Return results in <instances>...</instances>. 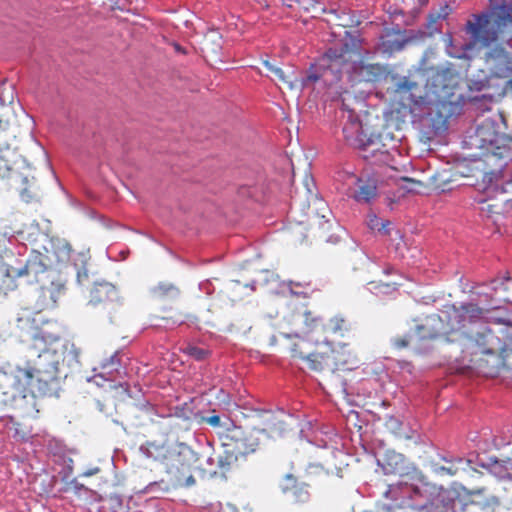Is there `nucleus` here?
Here are the masks:
<instances>
[{
	"label": "nucleus",
	"mask_w": 512,
	"mask_h": 512,
	"mask_svg": "<svg viewBox=\"0 0 512 512\" xmlns=\"http://www.w3.org/2000/svg\"><path fill=\"white\" fill-rule=\"evenodd\" d=\"M68 357L78 361V351L73 343L46 330L36 332L30 346V359L26 368L0 369V389L12 400L45 396L50 385L57 380L59 365Z\"/></svg>",
	"instance_id": "f257e3e1"
},
{
	"label": "nucleus",
	"mask_w": 512,
	"mask_h": 512,
	"mask_svg": "<svg viewBox=\"0 0 512 512\" xmlns=\"http://www.w3.org/2000/svg\"><path fill=\"white\" fill-rule=\"evenodd\" d=\"M474 45L493 47L485 55L490 74L498 78L512 75V2L503 3L491 13L475 15L466 24Z\"/></svg>",
	"instance_id": "f03ea898"
},
{
	"label": "nucleus",
	"mask_w": 512,
	"mask_h": 512,
	"mask_svg": "<svg viewBox=\"0 0 512 512\" xmlns=\"http://www.w3.org/2000/svg\"><path fill=\"white\" fill-rule=\"evenodd\" d=\"M0 295H6L14 288V279L27 277V282L41 285L43 295L49 294L52 304H56L57 297L65 289L64 284L55 281V271L49 270L44 263V256L33 253L27 260L21 257L26 252L24 244H17L15 240L0 237Z\"/></svg>",
	"instance_id": "7ed1b4c3"
},
{
	"label": "nucleus",
	"mask_w": 512,
	"mask_h": 512,
	"mask_svg": "<svg viewBox=\"0 0 512 512\" xmlns=\"http://www.w3.org/2000/svg\"><path fill=\"white\" fill-rule=\"evenodd\" d=\"M343 77L348 81L352 79V51L347 43L327 49L326 52L310 66L307 76L302 80V85L308 86L312 83L321 82L326 87H335V94L338 100L341 101L343 112L346 113L347 121L342 128V133L346 145L349 146L352 135V109L346 102L347 99L345 95L349 94L348 90H343L342 86L338 87V83Z\"/></svg>",
	"instance_id": "20e7f679"
},
{
	"label": "nucleus",
	"mask_w": 512,
	"mask_h": 512,
	"mask_svg": "<svg viewBox=\"0 0 512 512\" xmlns=\"http://www.w3.org/2000/svg\"><path fill=\"white\" fill-rule=\"evenodd\" d=\"M431 106H435L439 114L450 113L452 105L457 102L455 91L458 88L459 76L452 69L431 70L425 78Z\"/></svg>",
	"instance_id": "39448f33"
},
{
	"label": "nucleus",
	"mask_w": 512,
	"mask_h": 512,
	"mask_svg": "<svg viewBox=\"0 0 512 512\" xmlns=\"http://www.w3.org/2000/svg\"><path fill=\"white\" fill-rule=\"evenodd\" d=\"M402 500L399 508H408L413 512H442L439 507L441 489L419 478L417 483H401L399 487Z\"/></svg>",
	"instance_id": "423d86ee"
},
{
	"label": "nucleus",
	"mask_w": 512,
	"mask_h": 512,
	"mask_svg": "<svg viewBox=\"0 0 512 512\" xmlns=\"http://www.w3.org/2000/svg\"><path fill=\"white\" fill-rule=\"evenodd\" d=\"M0 178H8L9 185L19 193L22 201L30 203L39 198L34 168L26 159L20 158L13 165H0Z\"/></svg>",
	"instance_id": "0eeeda50"
},
{
	"label": "nucleus",
	"mask_w": 512,
	"mask_h": 512,
	"mask_svg": "<svg viewBox=\"0 0 512 512\" xmlns=\"http://www.w3.org/2000/svg\"><path fill=\"white\" fill-rule=\"evenodd\" d=\"M195 454L184 443H175V451L165 464V471L174 487H191L196 483L192 474Z\"/></svg>",
	"instance_id": "6e6552de"
},
{
	"label": "nucleus",
	"mask_w": 512,
	"mask_h": 512,
	"mask_svg": "<svg viewBox=\"0 0 512 512\" xmlns=\"http://www.w3.org/2000/svg\"><path fill=\"white\" fill-rule=\"evenodd\" d=\"M320 434L325 436V438H319L316 434L314 438L309 441L317 447L331 449V465H333L336 470L342 471L344 468H348L351 461V435H338L333 434L331 431H321Z\"/></svg>",
	"instance_id": "1a4fd4ad"
},
{
	"label": "nucleus",
	"mask_w": 512,
	"mask_h": 512,
	"mask_svg": "<svg viewBox=\"0 0 512 512\" xmlns=\"http://www.w3.org/2000/svg\"><path fill=\"white\" fill-rule=\"evenodd\" d=\"M484 313V309L473 303L462 304L459 307L452 306L446 311V322L452 327L455 337L452 342H462L467 338L464 328L467 323L476 322Z\"/></svg>",
	"instance_id": "9d476101"
},
{
	"label": "nucleus",
	"mask_w": 512,
	"mask_h": 512,
	"mask_svg": "<svg viewBox=\"0 0 512 512\" xmlns=\"http://www.w3.org/2000/svg\"><path fill=\"white\" fill-rule=\"evenodd\" d=\"M394 99L403 108L431 106L426 84L422 86L409 77H403L398 81L394 90Z\"/></svg>",
	"instance_id": "9b49d317"
},
{
	"label": "nucleus",
	"mask_w": 512,
	"mask_h": 512,
	"mask_svg": "<svg viewBox=\"0 0 512 512\" xmlns=\"http://www.w3.org/2000/svg\"><path fill=\"white\" fill-rule=\"evenodd\" d=\"M89 304L101 307L111 319L122 306V299L117 288L109 282L96 283L91 290Z\"/></svg>",
	"instance_id": "f8f14e48"
},
{
	"label": "nucleus",
	"mask_w": 512,
	"mask_h": 512,
	"mask_svg": "<svg viewBox=\"0 0 512 512\" xmlns=\"http://www.w3.org/2000/svg\"><path fill=\"white\" fill-rule=\"evenodd\" d=\"M415 335L419 340L443 337L449 343H453L451 339L455 337L452 327L447 325L446 311L443 317L437 314L427 316L420 325L416 326Z\"/></svg>",
	"instance_id": "ddd939ff"
},
{
	"label": "nucleus",
	"mask_w": 512,
	"mask_h": 512,
	"mask_svg": "<svg viewBox=\"0 0 512 512\" xmlns=\"http://www.w3.org/2000/svg\"><path fill=\"white\" fill-rule=\"evenodd\" d=\"M478 186L490 197H500L502 204L512 202V179L503 183L498 172L484 173Z\"/></svg>",
	"instance_id": "4468645a"
},
{
	"label": "nucleus",
	"mask_w": 512,
	"mask_h": 512,
	"mask_svg": "<svg viewBox=\"0 0 512 512\" xmlns=\"http://www.w3.org/2000/svg\"><path fill=\"white\" fill-rule=\"evenodd\" d=\"M139 451L146 458L161 462L165 465L170 459L171 454L175 451V443H170L168 440L146 441L140 445Z\"/></svg>",
	"instance_id": "2eb2a0df"
},
{
	"label": "nucleus",
	"mask_w": 512,
	"mask_h": 512,
	"mask_svg": "<svg viewBox=\"0 0 512 512\" xmlns=\"http://www.w3.org/2000/svg\"><path fill=\"white\" fill-rule=\"evenodd\" d=\"M378 197V178L375 175L361 176L357 179L354 189V200L371 203Z\"/></svg>",
	"instance_id": "dca6fc26"
},
{
	"label": "nucleus",
	"mask_w": 512,
	"mask_h": 512,
	"mask_svg": "<svg viewBox=\"0 0 512 512\" xmlns=\"http://www.w3.org/2000/svg\"><path fill=\"white\" fill-rule=\"evenodd\" d=\"M284 493L294 502L304 503L309 499V492L303 485H298L296 479L291 474L285 476V482L282 484Z\"/></svg>",
	"instance_id": "f3484780"
},
{
	"label": "nucleus",
	"mask_w": 512,
	"mask_h": 512,
	"mask_svg": "<svg viewBox=\"0 0 512 512\" xmlns=\"http://www.w3.org/2000/svg\"><path fill=\"white\" fill-rule=\"evenodd\" d=\"M334 183L338 191L350 197L352 190V172L350 171L349 164L337 168L334 175Z\"/></svg>",
	"instance_id": "a211bd4d"
},
{
	"label": "nucleus",
	"mask_w": 512,
	"mask_h": 512,
	"mask_svg": "<svg viewBox=\"0 0 512 512\" xmlns=\"http://www.w3.org/2000/svg\"><path fill=\"white\" fill-rule=\"evenodd\" d=\"M383 74V68L379 64L354 65V77H359V81H376Z\"/></svg>",
	"instance_id": "6ab92c4d"
},
{
	"label": "nucleus",
	"mask_w": 512,
	"mask_h": 512,
	"mask_svg": "<svg viewBox=\"0 0 512 512\" xmlns=\"http://www.w3.org/2000/svg\"><path fill=\"white\" fill-rule=\"evenodd\" d=\"M150 294L157 300H171L179 296L180 290L173 283L159 282L150 289Z\"/></svg>",
	"instance_id": "aec40b11"
},
{
	"label": "nucleus",
	"mask_w": 512,
	"mask_h": 512,
	"mask_svg": "<svg viewBox=\"0 0 512 512\" xmlns=\"http://www.w3.org/2000/svg\"><path fill=\"white\" fill-rule=\"evenodd\" d=\"M120 366V360L117 354L112 355L109 359L103 362L101 368L102 372L99 373L94 378H102L107 381H115L116 373H118V367Z\"/></svg>",
	"instance_id": "412c9836"
},
{
	"label": "nucleus",
	"mask_w": 512,
	"mask_h": 512,
	"mask_svg": "<svg viewBox=\"0 0 512 512\" xmlns=\"http://www.w3.org/2000/svg\"><path fill=\"white\" fill-rule=\"evenodd\" d=\"M300 357L312 371L320 372L328 365V356L326 357L321 353H310L308 355L301 354Z\"/></svg>",
	"instance_id": "4be33fe9"
},
{
	"label": "nucleus",
	"mask_w": 512,
	"mask_h": 512,
	"mask_svg": "<svg viewBox=\"0 0 512 512\" xmlns=\"http://www.w3.org/2000/svg\"><path fill=\"white\" fill-rule=\"evenodd\" d=\"M403 458L401 454H387L384 463H382V468L385 474H396L400 473L402 469Z\"/></svg>",
	"instance_id": "5701e85b"
},
{
	"label": "nucleus",
	"mask_w": 512,
	"mask_h": 512,
	"mask_svg": "<svg viewBox=\"0 0 512 512\" xmlns=\"http://www.w3.org/2000/svg\"><path fill=\"white\" fill-rule=\"evenodd\" d=\"M425 187V183L413 178L403 177L400 179L399 189L405 193H419Z\"/></svg>",
	"instance_id": "b1692460"
},
{
	"label": "nucleus",
	"mask_w": 512,
	"mask_h": 512,
	"mask_svg": "<svg viewBox=\"0 0 512 512\" xmlns=\"http://www.w3.org/2000/svg\"><path fill=\"white\" fill-rule=\"evenodd\" d=\"M215 457L217 461V467L221 472L229 470L231 465L237 460V457L233 453H229L226 450L223 453L216 454Z\"/></svg>",
	"instance_id": "393cba45"
},
{
	"label": "nucleus",
	"mask_w": 512,
	"mask_h": 512,
	"mask_svg": "<svg viewBox=\"0 0 512 512\" xmlns=\"http://www.w3.org/2000/svg\"><path fill=\"white\" fill-rule=\"evenodd\" d=\"M183 351L196 361L205 360L209 355V350L193 344H188Z\"/></svg>",
	"instance_id": "a878e982"
},
{
	"label": "nucleus",
	"mask_w": 512,
	"mask_h": 512,
	"mask_svg": "<svg viewBox=\"0 0 512 512\" xmlns=\"http://www.w3.org/2000/svg\"><path fill=\"white\" fill-rule=\"evenodd\" d=\"M344 323H345V321L342 318L335 317L330 320L326 329L334 335L343 336L342 331H343Z\"/></svg>",
	"instance_id": "bb28decb"
},
{
	"label": "nucleus",
	"mask_w": 512,
	"mask_h": 512,
	"mask_svg": "<svg viewBox=\"0 0 512 512\" xmlns=\"http://www.w3.org/2000/svg\"><path fill=\"white\" fill-rule=\"evenodd\" d=\"M302 317L304 318V322L306 324V330L304 333L310 332L322 323V319L318 317H312L311 312H305Z\"/></svg>",
	"instance_id": "cd10ccee"
},
{
	"label": "nucleus",
	"mask_w": 512,
	"mask_h": 512,
	"mask_svg": "<svg viewBox=\"0 0 512 512\" xmlns=\"http://www.w3.org/2000/svg\"><path fill=\"white\" fill-rule=\"evenodd\" d=\"M339 384H340L339 392L341 393L343 399L347 402V404L352 405V398H351L350 392H349L350 386H349L348 381L341 378V379H339Z\"/></svg>",
	"instance_id": "c85d7f7f"
},
{
	"label": "nucleus",
	"mask_w": 512,
	"mask_h": 512,
	"mask_svg": "<svg viewBox=\"0 0 512 512\" xmlns=\"http://www.w3.org/2000/svg\"><path fill=\"white\" fill-rule=\"evenodd\" d=\"M410 343V338L408 336H397L392 339V344L397 349L406 348Z\"/></svg>",
	"instance_id": "c756f323"
},
{
	"label": "nucleus",
	"mask_w": 512,
	"mask_h": 512,
	"mask_svg": "<svg viewBox=\"0 0 512 512\" xmlns=\"http://www.w3.org/2000/svg\"><path fill=\"white\" fill-rule=\"evenodd\" d=\"M283 3L289 7H292L293 4L300 5L303 9L309 10L312 5V0H282Z\"/></svg>",
	"instance_id": "7c9ffc66"
},
{
	"label": "nucleus",
	"mask_w": 512,
	"mask_h": 512,
	"mask_svg": "<svg viewBox=\"0 0 512 512\" xmlns=\"http://www.w3.org/2000/svg\"><path fill=\"white\" fill-rule=\"evenodd\" d=\"M369 226L371 229H373V230L377 229L378 231H381L385 228L384 223H381V225L379 226V219L376 215L369 216Z\"/></svg>",
	"instance_id": "2f4dec72"
},
{
	"label": "nucleus",
	"mask_w": 512,
	"mask_h": 512,
	"mask_svg": "<svg viewBox=\"0 0 512 512\" xmlns=\"http://www.w3.org/2000/svg\"><path fill=\"white\" fill-rule=\"evenodd\" d=\"M436 472L440 474H448L453 476L457 473V468H453L452 466H439L436 468Z\"/></svg>",
	"instance_id": "473e14b6"
},
{
	"label": "nucleus",
	"mask_w": 512,
	"mask_h": 512,
	"mask_svg": "<svg viewBox=\"0 0 512 512\" xmlns=\"http://www.w3.org/2000/svg\"><path fill=\"white\" fill-rule=\"evenodd\" d=\"M273 74L277 76L278 79L281 80L282 82L290 83L289 79L287 78L284 71L280 67L275 68Z\"/></svg>",
	"instance_id": "72a5a7b5"
},
{
	"label": "nucleus",
	"mask_w": 512,
	"mask_h": 512,
	"mask_svg": "<svg viewBox=\"0 0 512 512\" xmlns=\"http://www.w3.org/2000/svg\"><path fill=\"white\" fill-rule=\"evenodd\" d=\"M207 423L210 424L213 427H219L221 426V419L218 415L210 416L206 419Z\"/></svg>",
	"instance_id": "f704fd0d"
},
{
	"label": "nucleus",
	"mask_w": 512,
	"mask_h": 512,
	"mask_svg": "<svg viewBox=\"0 0 512 512\" xmlns=\"http://www.w3.org/2000/svg\"><path fill=\"white\" fill-rule=\"evenodd\" d=\"M164 481H159V482H151L149 483L145 489H144V492L146 493H150V492H153L155 490L156 487H159L161 484H163Z\"/></svg>",
	"instance_id": "c9c22d12"
},
{
	"label": "nucleus",
	"mask_w": 512,
	"mask_h": 512,
	"mask_svg": "<svg viewBox=\"0 0 512 512\" xmlns=\"http://www.w3.org/2000/svg\"><path fill=\"white\" fill-rule=\"evenodd\" d=\"M291 352H292V357L293 358H298V359H301L300 355L304 354L301 350H299V344H295L291 348Z\"/></svg>",
	"instance_id": "e433bc0d"
},
{
	"label": "nucleus",
	"mask_w": 512,
	"mask_h": 512,
	"mask_svg": "<svg viewBox=\"0 0 512 512\" xmlns=\"http://www.w3.org/2000/svg\"><path fill=\"white\" fill-rule=\"evenodd\" d=\"M258 446V443L256 441H253L249 444V446L247 448H245L244 451H240V453L242 454H247V453H250V452H254L256 450V447Z\"/></svg>",
	"instance_id": "4c0bfd02"
},
{
	"label": "nucleus",
	"mask_w": 512,
	"mask_h": 512,
	"mask_svg": "<svg viewBox=\"0 0 512 512\" xmlns=\"http://www.w3.org/2000/svg\"><path fill=\"white\" fill-rule=\"evenodd\" d=\"M445 15H443L444 17ZM442 17V15L440 14H429V24L428 26L431 27L433 24H435L437 22V20Z\"/></svg>",
	"instance_id": "58836bf2"
},
{
	"label": "nucleus",
	"mask_w": 512,
	"mask_h": 512,
	"mask_svg": "<svg viewBox=\"0 0 512 512\" xmlns=\"http://www.w3.org/2000/svg\"><path fill=\"white\" fill-rule=\"evenodd\" d=\"M305 181H306L305 185H306L307 193L308 194H313V190L310 187V184H312V185L314 184L313 179L311 177L307 176Z\"/></svg>",
	"instance_id": "ea45409f"
},
{
	"label": "nucleus",
	"mask_w": 512,
	"mask_h": 512,
	"mask_svg": "<svg viewBox=\"0 0 512 512\" xmlns=\"http://www.w3.org/2000/svg\"><path fill=\"white\" fill-rule=\"evenodd\" d=\"M264 65L265 67L271 71L272 73L274 72V69L277 68V66L273 65L272 63H270L269 61H264Z\"/></svg>",
	"instance_id": "a19ab883"
},
{
	"label": "nucleus",
	"mask_w": 512,
	"mask_h": 512,
	"mask_svg": "<svg viewBox=\"0 0 512 512\" xmlns=\"http://www.w3.org/2000/svg\"><path fill=\"white\" fill-rule=\"evenodd\" d=\"M207 463H208L209 465H211V466H212V465H214V464H217L216 457H215V456L209 457V458L207 459Z\"/></svg>",
	"instance_id": "79ce46f5"
},
{
	"label": "nucleus",
	"mask_w": 512,
	"mask_h": 512,
	"mask_svg": "<svg viewBox=\"0 0 512 512\" xmlns=\"http://www.w3.org/2000/svg\"><path fill=\"white\" fill-rule=\"evenodd\" d=\"M99 471L98 468L94 469V470H91V471H87L84 473L85 476H92L94 474H96L97 472Z\"/></svg>",
	"instance_id": "37998d69"
},
{
	"label": "nucleus",
	"mask_w": 512,
	"mask_h": 512,
	"mask_svg": "<svg viewBox=\"0 0 512 512\" xmlns=\"http://www.w3.org/2000/svg\"><path fill=\"white\" fill-rule=\"evenodd\" d=\"M354 41V49L356 48L357 43L362 44L364 42V39H357L355 36L353 38Z\"/></svg>",
	"instance_id": "c03bdc74"
},
{
	"label": "nucleus",
	"mask_w": 512,
	"mask_h": 512,
	"mask_svg": "<svg viewBox=\"0 0 512 512\" xmlns=\"http://www.w3.org/2000/svg\"><path fill=\"white\" fill-rule=\"evenodd\" d=\"M14 437L17 438L18 440H25L26 439V437L24 435H19L17 430L15 432Z\"/></svg>",
	"instance_id": "a18cd8bd"
},
{
	"label": "nucleus",
	"mask_w": 512,
	"mask_h": 512,
	"mask_svg": "<svg viewBox=\"0 0 512 512\" xmlns=\"http://www.w3.org/2000/svg\"><path fill=\"white\" fill-rule=\"evenodd\" d=\"M483 352L488 353V354H494V350L491 348H487Z\"/></svg>",
	"instance_id": "49530a36"
},
{
	"label": "nucleus",
	"mask_w": 512,
	"mask_h": 512,
	"mask_svg": "<svg viewBox=\"0 0 512 512\" xmlns=\"http://www.w3.org/2000/svg\"><path fill=\"white\" fill-rule=\"evenodd\" d=\"M183 323H184V321H183V320H180V321H173V322H172V325H181V324H183Z\"/></svg>",
	"instance_id": "de8ad7c7"
},
{
	"label": "nucleus",
	"mask_w": 512,
	"mask_h": 512,
	"mask_svg": "<svg viewBox=\"0 0 512 512\" xmlns=\"http://www.w3.org/2000/svg\"><path fill=\"white\" fill-rule=\"evenodd\" d=\"M290 291L292 294L299 295L300 293L295 291L292 287L290 288Z\"/></svg>",
	"instance_id": "09e8293b"
},
{
	"label": "nucleus",
	"mask_w": 512,
	"mask_h": 512,
	"mask_svg": "<svg viewBox=\"0 0 512 512\" xmlns=\"http://www.w3.org/2000/svg\"><path fill=\"white\" fill-rule=\"evenodd\" d=\"M362 157H363L365 160H367V159H369V157H370V156H369L368 154H363V155H362Z\"/></svg>",
	"instance_id": "8fccbe9b"
},
{
	"label": "nucleus",
	"mask_w": 512,
	"mask_h": 512,
	"mask_svg": "<svg viewBox=\"0 0 512 512\" xmlns=\"http://www.w3.org/2000/svg\"><path fill=\"white\" fill-rule=\"evenodd\" d=\"M75 487H76L77 489H80V488H82V487H83V485H78V484L76 483V484H75Z\"/></svg>",
	"instance_id": "3c124183"
},
{
	"label": "nucleus",
	"mask_w": 512,
	"mask_h": 512,
	"mask_svg": "<svg viewBox=\"0 0 512 512\" xmlns=\"http://www.w3.org/2000/svg\"><path fill=\"white\" fill-rule=\"evenodd\" d=\"M368 146H369V145H367V146H363L361 149L365 152V151L367 150Z\"/></svg>",
	"instance_id": "603ef678"
},
{
	"label": "nucleus",
	"mask_w": 512,
	"mask_h": 512,
	"mask_svg": "<svg viewBox=\"0 0 512 512\" xmlns=\"http://www.w3.org/2000/svg\"><path fill=\"white\" fill-rule=\"evenodd\" d=\"M345 34H346L347 36H350V32H349L348 30H345Z\"/></svg>",
	"instance_id": "864d4df0"
},
{
	"label": "nucleus",
	"mask_w": 512,
	"mask_h": 512,
	"mask_svg": "<svg viewBox=\"0 0 512 512\" xmlns=\"http://www.w3.org/2000/svg\"><path fill=\"white\" fill-rule=\"evenodd\" d=\"M375 152H376V149H372L371 155H374Z\"/></svg>",
	"instance_id": "5fc2aeb1"
},
{
	"label": "nucleus",
	"mask_w": 512,
	"mask_h": 512,
	"mask_svg": "<svg viewBox=\"0 0 512 512\" xmlns=\"http://www.w3.org/2000/svg\"><path fill=\"white\" fill-rule=\"evenodd\" d=\"M510 280H511V279H510L509 277H507V278L505 279V281H506V282H510Z\"/></svg>",
	"instance_id": "6e6d98bb"
},
{
	"label": "nucleus",
	"mask_w": 512,
	"mask_h": 512,
	"mask_svg": "<svg viewBox=\"0 0 512 512\" xmlns=\"http://www.w3.org/2000/svg\"><path fill=\"white\" fill-rule=\"evenodd\" d=\"M175 47H176V49H177L178 51H180V47H179V45H176Z\"/></svg>",
	"instance_id": "4d7b16f0"
},
{
	"label": "nucleus",
	"mask_w": 512,
	"mask_h": 512,
	"mask_svg": "<svg viewBox=\"0 0 512 512\" xmlns=\"http://www.w3.org/2000/svg\"><path fill=\"white\" fill-rule=\"evenodd\" d=\"M499 285L504 286V281H501Z\"/></svg>",
	"instance_id": "13d9d810"
},
{
	"label": "nucleus",
	"mask_w": 512,
	"mask_h": 512,
	"mask_svg": "<svg viewBox=\"0 0 512 512\" xmlns=\"http://www.w3.org/2000/svg\"><path fill=\"white\" fill-rule=\"evenodd\" d=\"M488 335L492 336L491 330H488Z\"/></svg>",
	"instance_id": "bf43d9fd"
}]
</instances>
